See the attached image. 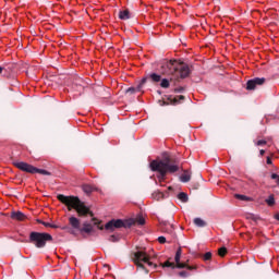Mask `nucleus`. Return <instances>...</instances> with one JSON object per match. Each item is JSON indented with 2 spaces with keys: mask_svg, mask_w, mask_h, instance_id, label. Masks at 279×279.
Wrapping results in <instances>:
<instances>
[{
  "mask_svg": "<svg viewBox=\"0 0 279 279\" xmlns=\"http://www.w3.org/2000/svg\"><path fill=\"white\" fill-rule=\"evenodd\" d=\"M226 254H228V248H226V246H222L218 250V255L223 258V256H226Z\"/></svg>",
  "mask_w": 279,
  "mask_h": 279,
  "instance_id": "obj_22",
  "label": "nucleus"
},
{
  "mask_svg": "<svg viewBox=\"0 0 279 279\" xmlns=\"http://www.w3.org/2000/svg\"><path fill=\"white\" fill-rule=\"evenodd\" d=\"M147 80H149V76L142 78L141 83L137 85L138 92H141V88H143V85L147 83Z\"/></svg>",
  "mask_w": 279,
  "mask_h": 279,
  "instance_id": "obj_25",
  "label": "nucleus"
},
{
  "mask_svg": "<svg viewBox=\"0 0 279 279\" xmlns=\"http://www.w3.org/2000/svg\"><path fill=\"white\" fill-rule=\"evenodd\" d=\"M234 197L236 199H241L242 202H247V199H250L247 196L241 194H235Z\"/></svg>",
  "mask_w": 279,
  "mask_h": 279,
  "instance_id": "obj_28",
  "label": "nucleus"
},
{
  "mask_svg": "<svg viewBox=\"0 0 279 279\" xmlns=\"http://www.w3.org/2000/svg\"><path fill=\"white\" fill-rule=\"evenodd\" d=\"M53 241V236L46 232L33 231L29 233L28 243L35 245V247L43 248L47 243Z\"/></svg>",
  "mask_w": 279,
  "mask_h": 279,
  "instance_id": "obj_5",
  "label": "nucleus"
},
{
  "mask_svg": "<svg viewBox=\"0 0 279 279\" xmlns=\"http://www.w3.org/2000/svg\"><path fill=\"white\" fill-rule=\"evenodd\" d=\"M255 145H257L258 147L263 146V145H267V141L265 140H259L255 143Z\"/></svg>",
  "mask_w": 279,
  "mask_h": 279,
  "instance_id": "obj_32",
  "label": "nucleus"
},
{
  "mask_svg": "<svg viewBox=\"0 0 279 279\" xmlns=\"http://www.w3.org/2000/svg\"><path fill=\"white\" fill-rule=\"evenodd\" d=\"M194 225L197 226V228H206L207 223L202 218H195Z\"/></svg>",
  "mask_w": 279,
  "mask_h": 279,
  "instance_id": "obj_18",
  "label": "nucleus"
},
{
  "mask_svg": "<svg viewBox=\"0 0 279 279\" xmlns=\"http://www.w3.org/2000/svg\"><path fill=\"white\" fill-rule=\"evenodd\" d=\"M69 223L72 228H74V230H78L81 234H90L93 232V225L85 221L83 227H80V219H77L75 216H71L69 218Z\"/></svg>",
  "mask_w": 279,
  "mask_h": 279,
  "instance_id": "obj_8",
  "label": "nucleus"
},
{
  "mask_svg": "<svg viewBox=\"0 0 279 279\" xmlns=\"http://www.w3.org/2000/svg\"><path fill=\"white\" fill-rule=\"evenodd\" d=\"M130 10H128V9H125V10H122V11H120L119 12V19L121 20V21H128V20H130Z\"/></svg>",
  "mask_w": 279,
  "mask_h": 279,
  "instance_id": "obj_13",
  "label": "nucleus"
},
{
  "mask_svg": "<svg viewBox=\"0 0 279 279\" xmlns=\"http://www.w3.org/2000/svg\"><path fill=\"white\" fill-rule=\"evenodd\" d=\"M1 73H3V68L2 66H0V75H1Z\"/></svg>",
  "mask_w": 279,
  "mask_h": 279,
  "instance_id": "obj_40",
  "label": "nucleus"
},
{
  "mask_svg": "<svg viewBox=\"0 0 279 279\" xmlns=\"http://www.w3.org/2000/svg\"><path fill=\"white\" fill-rule=\"evenodd\" d=\"M266 162L267 165H272L271 157H267Z\"/></svg>",
  "mask_w": 279,
  "mask_h": 279,
  "instance_id": "obj_36",
  "label": "nucleus"
},
{
  "mask_svg": "<svg viewBox=\"0 0 279 279\" xmlns=\"http://www.w3.org/2000/svg\"><path fill=\"white\" fill-rule=\"evenodd\" d=\"M160 226H161V230H165V228H167V226H170V228H173V225H169V222H167V221L160 222Z\"/></svg>",
  "mask_w": 279,
  "mask_h": 279,
  "instance_id": "obj_31",
  "label": "nucleus"
},
{
  "mask_svg": "<svg viewBox=\"0 0 279 279\" xmlns=\"http://www.w3.org/2000/svg\"><path fill=\"white\" fill-rule=\"evenodd\" d=\"M160 86L161 88H169L170 86L169 80L167 78L161 80Z\"/></svg>",
  "mask_w": 279,
  "mask_h": 279,
  "instance_id": "obj_26",
  "label": "nucleus"
},
{
  "mask_svg": "<svg viewBox=\"0 0 279 279\" xmlns=\"http://www.w3.org/2000/svg\"><path fill=\"white\" fill-rule=\"evenodd\" d=\"M166 69L168 71L166 72L167 75H171V80H184L191 75V68H189V64L184 62H178L170 60L165 64Z\"/></svg>",
  "mask_w": 279,
  "mask_h": 279,
  "instance_id": "obj_3",
  "label": "nucleus"
},
{
  "mask_svg": "<svg viewBox=\"0 0 279 279\" xmlns=\"http://www.w3.org/2000/svg\"><path fill=\"white\" fill-rule=\"evenodd\" d=\"M171 190H172V187H171V186H169V187H168V191H171Z\"/></svg>",
  "mask_w": 279,
  "mask_h": 279,
  "instance_id": "obj_41",
  "label": "nucleus"
},
{
  "mask_svg": "<svg viewBox=\"0 0 279 279\" xmlns=\"http://www.w3.org/2000/svg\"><path fill=\"white\" fill-rule=\"evenodd\" d=\"M153 199H156L157 202H160V199H165V193L160 191H155L153 193Z\"/></svg>",
  "mask_w": 279,
  "mask_h": 279,
  "instance_id": "obj_17",
  "label": "nucleus"
},
{
  "mask_svg": "<svg viewBox=\"0 0 279 279\" xmlns=\"http://www.w3.org/2000/svg\"><path fill=\"white\" fill-rule=\"evenodd\" d=\"M11 219H13L14 221H25V219H27V216H25V214H23L22 211H12Z\"/></svg>",
  "mask_w": 279,
  "mask_h": 279,
  "instance_id": "obj_12",
  "label": "nucleus"
},
{
  "mask_svg": "<svg viewBox=\"0 0 279 279\" xmlns=\"http://www.w3.org/2000/svg\"><path fill=\"white\" fill-rule=\"evenodd\" d=\"M149 167L151 171L159 173L157 178L160 181L167 178V173H177V171H180V166H178L175 159L171 158L167 153L162 155L160 160L150 161Z\"/></svg>",
  "mask_w": 279,
  "mask_h": 279,
  "instance_id": "obj_1",
  "label": "nucleus"
},
{
  "mask_svg": "<svg viewBox=\"0 0 279 279\" xmlns=\"http://www.w3.org/2000/svg\"><path fill=\"white\" fill-rule=\"evenodd\" d=\"M158 242L161 243V244L167 243V238H165V236H159V238H158Z\"/></svg>",
  "mask_w": 279,
  "mask_h": 279,
  "instance_id": "obj_34",
  "label": "nucleus"
},
{
  "mask_svg": "<svg viewBox=\"0 0 279 279\" xmlns=\"http://www.w3.org/2000/svg\"><path fill=\"white\" fill-rule=\"evenodd\" d=\"M180 99L183 101L184 96L180 95L174 98H171V96H170V97H168L169 102H167L165 100H159V104H160V106H169V104H173V106H175V104H180Z\"/></svg>",
  "mask_w": 279,
  "mask_h": 279,
  "instance_id": "obj_11",
  "label": "nucleus"
},
{
  "mask_svg": "<svg viewBox=\"0 0 279 279\" xmlns=\"http://www.w3.org/2000/svg\"><path fill=\"white\" fill-rule=\"evenodd\" d=\"M179 276H180L181 278H189V274L186 272V270L180 271V272H179Z\"/></svg>",
  "mask_w": 279,
  "mask_h": 279,
  "instance_id": "obj_33",
  "label": "nucleus"
},
{
  "mask_svg": "<svg viewBox=\"0 0 279 279\" xmlns=\"http://www.w3.org/2000/svg\"><path fill=\"white\" fill-rule=\"evenodd\" d=\"M265 202L268 206H276V198L274 197V194L269 195Z\"/></svg>",
  "mask_w": 279,
  "mask_h": 279,
  "instance_id": "obj_20",
  "label": "nucleus"
},
{
  "mask_svg": "<svg viewBox=\"0 0 279 279\" xmlns=\"http://www.w3.org/2000/svg\"><path fill=\"white\" fill-rule=\"evenodd\" d=\"M248 219H253L254 221H256V216H254V215H251L250 217H248Z\"/></svg>",
  "mask_w": 279,
  "mask_h": 279,
  "instance_id": "obj_38",
  "label": "nucleus"
},
{
  "mask_svg": "<svg viewBox=\"0 0 279 279\" xmlns=\"http://www.w3.org/2000/svg\"><path fill=\"white\" fill-rule=\"evenodd\" d=\"M178 199L186 204V202H189V195L184 192H181L178 194Z\"/></svg>",
  "mask_w": 279,
  "mask_h": 279,
  "instance_id": "obj_19",
  "label": "nucleus"
},
{
  "mask_svg": "<svg viewBox=\"0 0 279 279\" xmlns=\"http://www.w3.org/2000/svg\"><path fill=\"white\" fill-rule=\"evenodd\" d=\"M265 77H255L246 82V90H256V86H263L265 84Z\"/></svg>",
  "mask_w": 279,
  "mask_h": 279,
  "instance_id": "obj_10",
  "label": "nucleus"
},
{
  "mask_svg": "<svg viewBox=\"0 0 279 279\" xmlns=\"http://www.w3.org/2000/svg\"><path fill=\"white\" fill-rule=\"evenodd\" d=\"M57 199H59L61 204H64L69 211L76 210L78 217H87V215L90 217L95 216L90 208L87 207L86 204H84V202H82L77 196H65L63 194H59Z\"/></svg>",
  "mask_w": 279,
  "mask_h": 279,
  "instance_id": "obj_2",
  "label": "nucleus"
},
{
  "mask_svg": "<svg viewBox=\"0 0 279 279\" xmlns=\"http://www.w3.org/2000/svg\"><path fill=\"white\" fill-rule=\"evenodd\" d=\"M180 258H182V247H179L177 250L174 260L177 263L178 269H189L190 271H193V269H197V266H189L186 263H180Z\"/></svg>",
  "mask_w": 279,
  "mask_h": 279,
  "instance_id": "obj_9",
  "label": "nucleus"
},
{
  "mask_svg": "<svg viewBox=\"0 0 279 279\" xmlns=\"http://www.w3.org/2000/svg\"><path fill=\"white\" fill-rule=\"evenodd\" d=\"M14 167L20 169V171H24L25 173H40V175H51V172L44 169H38L25 161L14 162Z\"/></svg>",
  "mask_w": 279,
  "mask_h": 279,
  "instance_id": "obj_7",
  "label": "nucleus"
},
{
  "mask_svg": "<svg viewBox=\"0 0 279 279\" xmlns=\"http://www.w3.org/2000/svg\"><path fill=\"white\" fill-rule=\"evenodd\" d=\"M92 221L94 226H97L98 230H104V226H100L101 221H99V219L93 218Z\"/></svg>",
  "mask_w": 279,
  "mask_h": 279,
  "instance_id": "obj_24",
  "label": "nucleus"
},
{
  "mask_svg": "<svg viewBox=\"0 0 279 279\" xmlns=\"http://www.w3.org/2000/svg\"><path fill=\"white\" fill-rule=\"evenodd\" d=\"M38 223H41V226H45V228H53V229H58L57 225H51L49 222H45L43 220H38Z\"/></svg>",
  "mask_w": 279,
  "mask_h": 279,
  "instance_id": "obj_21",
  "label": "nucleus"
},
{
  "mask_svg": "<svg viewBox=\"0 0 279 279\" xmlns=\"http://www.w3.org/2000/svg\"><path fill=\"white\" fill-rule=\"evenodd\" d=\"M132 260L138 269H144L146 274H149V270L145 269V265L143 263H147L148 267H154V269L158 267V265L151 262V257L143 251L135 252L132 256Z\"/></svg>",
  "mask_w": 279,
  "mask_h": 279,
  "instance_id": "obj_6",
  "label": "nucleus"
},
{
  "mask_svg": "<svg viewBox=\"0 0 279 279\" xmlns=\"http://www.w3.org/2000/svg\"><path fill=\"white\" fill-rule=\"evenodd\" d=\"M161 267H171V269H175V267H178V264L175 265V263L167 260L166 263L161 264Z\"/></svg>",
  "mask_w": 279,
  "mask_h": 279,
  "instance_id": "obj_23",
  "label": "nucleus"
},
{
  "mask_svg": "<svg viewBox=\"0 0 279 279\" xmlns=\"http://www.w3.org/2000/svg\"><path fill=\"white\" fill-rule=\"evenodd\" d=\"M82 189H83L84 193H86V195H90V193H93V191H97V187H95L93 185H88V184H84Z\"/></svg>",
  "mask_w": 279,
  "mask_h": 279,
  "instance_id": "obj_16",
  "label": "nucleus"
},
{
  "mask_svg": "<svg viewBox=\"0 0 279 279\" xmlns=\"http://www.w3.org/2000/svg\"><path fill=\"white\" fill-rule=\"evenodd\" d=\"M148 80H150V82H153L154 84H158V82L162 80V76L157 73H151L148 75Z\"/></svg>",
  "mask_w": 279,
  "mask_h": 279,
  "instance_id": "obj_14",
  "label": "nucleus"
},
{
  "mask_svg": "<svg viewBox=\"0 0 279 279\" xmlns=\"http://www.w3.org/2000/svg\"><path fill=\"white\" fill-rule=\"evenodd\" d=\"M260 156H265V149L259 150Z\"/></svg>",
  "mask_w": 279,
  "mask_h": 279,
  "instance_id": "obj_39",
  "label": "nucleus"
},
{
  "mask_svg": "<svg viewBox=\"0 0 279 279\" xmlns=\"http://www.w3.org/2000/svg\"><path fill=\"white\" fill-rule=\"evenodd\" d=\"M109 241L111 242V243H119V235H110L109 236Z\"/></svg>",
  "mask_w": 279,
  "mask_h": 279,
  "instance_id": "obj_29",
  "label": "nucleus"
},
{
  "mask_svg": "<svg viewBox=\"0 0 279 279\" xmlns=\"http://www.w3.org/2000/svg\"><path fill=\"white\" fill-rule=\"evenodd\" d=\"M213 259V253L211 252H207L203 255V260H211Z\"/></svg>",
  "mask_w": 279,
  "mask_h": 279,
  "instance_id": "obj_27",
  "label": "nucleus"
},
{
  "mask_svg": "<svg viewBox=\"0 0 279 279\" xmlns=\"http://www.w3.org/2000/svg\"><path fill=\"white\" fill-rule=\"evenodd\" d=\"M184 90V88H180V89H174V93H182Z\"/></svg>",
  "mask_w": 279,
  "mask_h": 279,
  "instance_id": "obj_37",
  "label": "nucleus"
},
{
  "mask_svg": "<svg viewBox=\"0 0 279 279\" xmlns=\"http://www.w3.org/2000/svg\"><path fill=\"white\" fill-rule=\"evenodd\" d=\"M126 93H130V95H134V93H140L138 87H130L126 89Z\"/></svg>",
  "mask_w": 279,
  "mask_h": 279,
  "instance_id": "obj_30",
  "label": "nucleus"
},
{
  "mask_svg": "<svg viewBox=\"0 0 279 279\" xmlns=\"http://www.w3.org/2000/svg\"><path fill=\"white\" fill-rule=\"evenodd\" d=\"M181 182H191V172L189 170H184L183 174L180 177Z\"/></svg>",
  "mask_w": 279,
  "mask_h": 279,
  "instance_id": "obj_15",
  "label": "nucleus"
},
{
  "mask_svg": "<svg viewBox=\"0 0 279 279\" xmlns=\"http://www.w3.org/2000/svg\"><path fill=\"white\" fill-rule=\"evenodd\" d=\"M271 180H277V184H279V175L276 173L271 174Z\"/></svg>",
  "mask_w": 279,
  "mask_h": 279,
  "instance_id": "obj_35",
  "label": "nucleus"
},
{
  "mask_svg": "<svg viewBox=\"0 0 279 279\" xmlns=\"http://www.w3.org/2000/svg\"><path fill=\"white\" fill-rule=\"evenodd\" d=\"M135 223H138V226H145V218L137 217L135 219H128V220H121V219H112L109 222L105 225V230H108L109 232H114V230L119 228H132Z\"/></svg>",
  "mask_w": 279,
  "mask_h": 279,
  "instance_id": "obj_4",
  "label": "nucleus"
}]
</instances>
